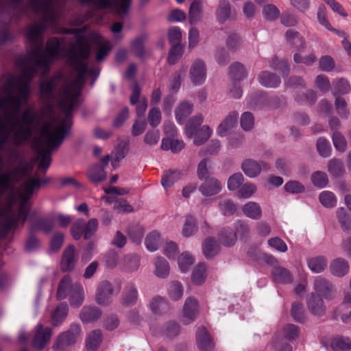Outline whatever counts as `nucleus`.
I'll list each match as a JSON object with an SVG mask.
<instances>
[{
	"mask_svg": "<svg viewBox=\"0 0 351 351\" xmlns=\"http://www.w3.org/2000/svg\"><path fill=\"white\" fill-rule=\"evenodd\" d=\"M269 66L275 71H278L283 77H286L290 72V67L285 59H279L277 56L271 58Z\"/></svg>",
	"mask_w": 351,
	"mask_h": 351,
	"instance_id": "39",
	"label": "nucleus"
},
{
	"mask_svg": "<svg viewBox=\"0 0 351 351\" xmlns=\"http://www.w3.org/2000/svg\"><path fill=\"white\" fill-rule=\"evenodd\" d=\"M317 17L320 25L324 26L326 29L335 32L339 37L343 38V40L341 42V44H351L348 40V37L346 36V33L344 32L339 31L332 28V27L331 26L330 23L328 20L326 10L324 5L319 6L317 12Z\"/></svg>",
	"mask_w": 351,
	"mask_h": 351,
	"instance_id": "16",
	"label": "nucleus"
},
{
	"mask_svg": "<svg viewBox=\"0 0 351 351\" xmlns=\"http://www.w3.org/2000/svg\"><path fill=\"white\" fill-rule=\"evenodd\" d=\"M4 221L0 223V238L5 239L17 226V220L14 215L4 213Z\"/></svg>",
	"mask_w": 351,
	"mask_h": 351,
	"instance_id": "36",
	"label": "nucleus"
},
{
	"mask_svg": "<svg viewBox=\"0 0 351 351\" xmlns=\"http://www.w3.org/2000/svg\"><path fill=\"white\" fill-rule=\"evenodd\" d=\"M101 315V309L95 306H84L80 313V319L83 323H90L97 320Z\"/></svg>",
	"mask_w": 351,
	"mask_h": 351,
	"instance_id": "25",
	"label": "nucleus"
},
{
	"mask_svg": "<svg viewBox=\"0 0 351 351\" xmlns=\"http://www.w3.org/2000/svg\"><path fill=\"white\" fill-rule=\"evenodd\" d=\"M114 289L108 280L101 281L97 289L95 301L99 305L107 306L112 300Z\"/></svg>",
	"mask_w": 351,
	"mask_h": 351,
	"instance_id": "10",
	"label": "nucleus"
},
{
	"mask_svg": "<svg viewBox=\"0 0 351 351\" xmlns=\"http://www.w3.org/2000/svg\"><path fill=\"white\" fill-rule=\"evenodd\" d=\"M102 341V333L99 329L90 332L86 339V347L88 351H96Z\"/></svg>",
	"mask_w": 351,
	"mask_h": 351,
	"instance_id": "35",
	"label": "nucleus"
},
{
	"mask_svg": "<svg viewBox=\"0 0 351 351\" xmlns=\"http://www.w3.org/2000/svg\"><path fill=\"white\" fill-rule=\"evenodd\" d=\"M130 239L136 243H140L144 235V229L139 225H134L128 228Z\"/></svg>",
	"mask_w": 351,
	"mask_h": 351,
	"instance_id": "61",
	"label": "nucleus"
},
{
	"mask_svg": "<svg viewBox=\"0 0 351 351\" xmlns=\"http://www.w3.org/2000/svg\"><path fill=\"white\" fill-rule=\"evenodd\" d=\"M190 77L192 83L195 85L202 84L206 77V68L204 62L199 60H195L190 69Z\"/></svg>",
	"mask_w": 351,
	"mask_h": 351,
	"instance_id": "13",
	"label": "nucleus"
},
{
	"mask_svg": "<svg viewBox=\"0 0 351 351\" xmlns=\"http://www.w3.org/2000/svg\"><path fill=\"white\" fill-rule=\"evenodd\" d=\"M51 335L52 330L49 327L44 328L43 324H38L32 340V346L36 350H43L49 342Z\"/></svg>",
	"mask_w": 351,
	"mask_h": 351,
	"instance_id": "11",
	"label": "nucleus"
},
{
	"mask_svg": "<svg viewBox=\"0 0 351 351\" xmlns=\"http://www.w3.org/2000/svg\"><path fill=\"white\" fill-rule=\"evenodd\" d=\"M306 304L312 314L317 316H322L324 314L326 307L324 301L321 297L315 295L314 293H312L307 298Z\"/></svg>",
	"mask_w": 351,
	"mask_h": 351,
	"instance_id": "21",
	"label": "nucleus"
},
{
	"mask_svg": "<svg viewBox=\"0 0 351 351\" xmlns=\"http://www.w3.org/2000/svg\"><path fill=\"white\" fill-rule=\"evenodd\" d=\"M349 268L348 261L342 258L333 260L330 265L331 274L337 277H343L346 275L349 271Z\"/></svg>",
	"mask_w": 351,
	"mask_h": 351,
	"instance_id": "27",
	"label": "nucleus"
},
{
	"mask_svg": "<svg viewBox=\"0 0 351 351\" xmlns=\"http://www.w3.org/2000/svg\"><path fill=\"white\" fill-rule=\"evenodd\" d=\"M169 274V263L164 258L158 257L155 262V274L160 278H166Z\"/></svg>",
	"mask_w": 351,
	"mask_h": 351,
	"instance_id": "48",
	"label": "nucleus"
},
{
	"mask_svg": "<svg viewBox=\"0 0 351 351\" xmlns=\"http://www.w3.org/2000/svg\"><path fill=\"white\" fill-rule=\"evenodd\" d=\"M332 93L334 96L348 94L351 90V86L346 78L335 79L332 82Z\"/></svg>",
	"mask_w": 351,
	"mask_h": 351,
	"instance_id": "29",
	"label": "nucleus"
},
{
	"mask_svg": "<svg viewBox=\"0 0 351 351\" xmlns=\"http://www.w3.org/2000/svg\"><path fill=\"white\" fill-rule=\"evenodd\" d=\"M219 208L222 215L229 217L235 213L237 206L232 200L224 199L219 203Z\"/></svg>",
	"mask_w": 351,
	"mask_h": 351,
	"instance_id": "60",
	"label": "nucleus"
},
{
	"mask_svg": "<svg viewBox=\"0 0 351 351\" xmlns=\"http://www.w3.org/2000/svg\"><path fill=\"white\" fill-rule=\"evenodd\" d=\"M292 318L297 322L302 323L305 320L304 308L300 302H293L291 310Z\"/></svg>",
	"mask_w": 351,
	"mask_h": 351,
	"instance_id": "57",
	"label": "nucleus"
},
{
	"mask_svg": "<svg viewBox=\"0 0 351 351\" xmlns=\"http://www.w3.org/2000/svg\"><path fill=\"white\" fill-rule=\"evenodd\" d=\"M243 211L247 217L253 219L261 218L262 214L260 206L254 202L245 204L243 207Z\"/></svg>",
	"mask_w": 351,
	"mask_h": 351,
	"instance_id": "46",
	"label": "nucleus"
},
{
	"mask_svg": "<svg viewBox=\"0 0 351 351\" xmlns=\"http://www.w3.org/2000/svg\"><path fill=\"white\" fill-rule=\"evenodd\" d=\"M219 250V245L213 237L206 238L202 245V251L206 258L215 256Z\"/></svg>",
	"mask_w": 351,
	"mask_h": 351,
	"instance_id": "37",
	"label": "nucleus"
},
{
	"mask_svg": "<svg viewBox=\"0 0 351 351\" xmlns=\"http://www.w3.org/2000/svg\"><path fill=\"white\" fill-rule=\"evenodd\" d=\"M36 114L30 110H24L21 115V121L17 120L12 124L10 132H14L12 140L15 145H21L27 143L33 135L34 125Z\"/></svg>",
	"mask_w": 351,
	"mask_h": 351,
	"instance_id": "4",
	"label": "nucleus"
},
{
	"mask_svg": "<svg viewBox=\"0 0 351 351\" xmlns=\"http://www.w3.org/2000/svg\"><path fill=\"white\" fill-rule=\"evenodd\" d=\"M193 104L183 102L180 104L176 110V118L178 123L182 124L186 117L192 112Z\"/></svg>",
	"mask_w": 351,
	"mask_h": 351,
	"instance_id": "47",
	"label": "nucleus"
},
{
	"mask_svg": "<svg viewBox=\"0 0 351 351\" xmlns=\"http://www.w3.org/2000/svg\"><path fill=\"white\" fill-rule=\"evenodd\" d=\"M47 29V25L44 22H38L29 24L25 29V36L31 44H44L40 40Z\"/></svg>",
	"mask_w": 351,
	"mask_h": 351,
	"instance_id": "12",
	"label": "nucleus"
},
{
	"mask_svg": "<svg viewBox=\"0 0 351 351\" xmlns=\"http://www.w3.org/2000/svg\"><path fill=\"white\" fill-rule=\"evenodd\" d=\"M29 221L31 222L30 230L35 232L36 230H41L45 234L50 233L54 228V223L52 219L47 218H39L33 220L32 215L29 217Z\"/></svg>",
	"mask_w": 351,
	"mask_h": 351,
	"instance_id": "22",
	"label": "nucleus"
},
{
	"mask_svg": "<svg viewBox=\"0 0 351 351\" xmlns=\"http://www.w3.org/2000/svg\"><path fill=\"white\" fill-rule=\"evenodd\" d=\"M221 190V182L215 178H206L199 187V192L206 197L217 195Z\"/></svg>",
	"mask_w": 351,
	"mask_h": 351,
	"instance_id": "20",
	"label": "nucleus"
},
{
	"mask_svg": "<svg viewBox=\"0 0 351 351\" xmlns=\"http://www.w3.org/2000/svg\"><path fill=\"white\" fill-rule=\"evenodd\" d=\"M87 177L92 183L98 184L106 179V173L104 167L96 163L88 168Z\"/></svg>",
	"mask_w": 351,
	"mask_h": 351,
	"instance_id": "28",
	"label": "nucleus"
},
{
	"mask_svg": "<svg viewBox=\"0 0 351 351\" xmlns=\"http://www.w3.org/2000/svg\"><path fill=\"white\" fill-rule=\"evenodd\" d=\"M69 311L66 303L62 302L56 306L51 313V321L53 326H58L62 324L66 319Z\"/></svg>",
	"mask_w": 351,
	"mask_h": 351,
	"instance_id": "30",
	"label": "nucleus"
},
{
	"mask_svg": "<svg viewBox=\"0 0 351 351\" xmlns=\"http://www.w3.org/2000/svg\"><path fill=\"white\" fill-rule=\"evenodd\" d=\"M180 177V173L178 171L169 170L165 172L161 179V184L165 189L171 186L176 182H177Z\"/></svg>",
	"mask_w": 351,
	"mask_h": 351,
	"instance_id": "54",
	"label": "nucleus"
},
{
	"mask_svg": "<svg viewBox=\"0 0 351 351\" xmlns=\"http://www.w3.org/2000/svg\"><path fill=\"white\" fill-rule=\"evenodd\" d=\"M111 8L119 15L125 14L131 5L132 0H110Z\"/></svg>",
	"mask_w": 351,
	"mask_h": 351,
	"instance_id": "50",
	"label": "nucleus"
},
{
	"mask_svg": "<svg viewBox=\"0 0 351 351\" xmlns=\"http://www.w3.org/2000/svg\"><path fill=\"white\" fill-rule=\"evenodd\" d=\"M64 108L65 109V117L61 121L60 125L56 130H52L51 128V131L52 134H54L56 136H60V133L58 132L60 127H63L66 130L65 136L69 134L70 131V128L71 126V118L72 114L74 109V107L68 106V105H62Z\"/></svg>",
	"mask_w": 351,
	"mask_h": 351,
	"instance_id": "34",
	"label": "nucleus"
},
{
	"mask_svg": "<svg viewBox=\"0 0 351 351\" xmlns=\"http://www.w3.org/2000/svg\"><path fill=\"white\" fill-rule=\"evenodd\" d=\"M81 326L79 324H71L69 328L60 333L53 346L56 351H64L68 347L74 345L81 334Z\"/></svg>",
	"mask_w": 351,
	"mask_h": 351,
	"instance_id": "6",
	"label": "nucleus"
},
{
	"mask_svg": "<svg viewBox=\"0 0 351 351\" xmlns=\"http://www.w3.org/2000/svg\"><path fill=\"white\" fill-rule=\"evenodd\" d=\"M337 217L343 230L348 234L351 233V215L344 208L337 210Z\"/></svg>",
	"mask_w": 351,
	"mask_h": 351,
	"instance_id": "40",
	"label": "nucleus"
},
{
	"mask_svg": "<svg viewBox=\"0 0 351 351\" xmlns=\"http://www.w3.org/2000/svg\"><path fill=\"white\" fill-rule=\"evenodd\" d=\"M198 311L197 300L193 298H188L184 304L181 322L185 325L192 323L194 322Z\"/></svg>",
	"mask_w": 351,
	"mask_h": 351,
	"instance_id": "14",
	"label": "nucleus"
},
{
	"mask_svg": "<svg viewBox=\"0 0 351 351\" xmlns=\"http://www.w3.org/2000/svg\"><path fill=\"white\" fill-rule=\"evenodd\" d=\"M77 260V256L75 254V249L73 245H69L64 250L62 260L61 269L64 272L70 271L75 267Z\"/></svg>",
	"mask_w": 351,
	"mask_h": 351,
	"instance_id": "17",
	"label": "nucleus"
},
{
	"mask_svg": "<svg viewBox=\"0 0 351 351\" xmlns=\"http://www.w3.org/2000/svg\"><path fill=\"white\" fill-rule=\"evenodd\" d=\"M18 90V95L16 97L12 95V99H11L13 110L11 114H6L5 117L7 119L14 114H17L21 110L22 102H26L28 100L29 95V84L28 83L22 82L19 86Z\"/></svg>",
	"mask_w": 351,
	"mask_h": 351,
	"instance_id": "9",
	"label": "nucleus"
},
{
	"mask_svg": "<svg viewBox=\"0 0 351 351\" xmlns=\"http://www.w3.org/2000/svg\"><path fill=\"white\" fill-rule=\"evenodd\" d=\"M229 73L232 81L240 82L246 76L244 66L239 62H234L229 68Z\"/></svg>",
	"mask_w": 351,
	"mask_h": 351,
	"instance_id": "52",
	"label": "nucleus"
},
{
	"mask_svg": "<svg viewBox=\"0 0 351 351\" xmlns=\"http://www.w3.org/2000/svg\"><path fill=\"white\" fill-rule=\"evenodd\" d=\"M69 296V302L71 306L79 307L84 302V293L81 283H72L69 275L64 276L60 280L58 291L57 298L63 300Z\"/></svg>",
	"mask_w": 351,
	"mask_h": 351,
	"instance_id": "5",
	"label": "nucleus"
},
{
	"mask_svg": "<svg viewBox=\"0 0 351 351\" xmlns=\"http://www.w3.org/2000/svg\"><path fill=\"white\" fill-rule=\"evenodd\" d=\"M45 46L49 56L43 52L36 51L27 56H21L16 59V66L19 68H23L21 77L22 82L29 84L38 71L37 67L49 68L51 63V58L58 55L59 47L61 45Z\"/></svg>",
	"mask_w": 351,
	"mask_h": 351,
	"instance_id": "1",
	"label": "nucleus"
},
{
	"mask_svg": "<svg viewBox=\"0 0 351 351\" xmlns=\"http://www.w3.org/2000/svg\"><path fill=\"white\" fill-rule=\"evenodd\" d=\"M273 280L279 284H290L293 278L290 271L280 266L276 267L271 271Z\"/></svg>",
	"mask_w": 351,
	"mask_h": 351,
	"instance_id": "23",
	"label": "nucleus"
},
{
	"mask_svg": "<svg viewBox=\"0 0 351 351\" xmlns=\"http://www.w3.org/2000/svg\"><path fill=\"white\" fill-rule=\"evenodd\" d=\"M193 262L194 259L189 252H183L178 257V265L182 272L187 271L191 265H193Z\"/></svg>",
	"mask_w": 351,
	"mask_h": 351,
	"instance_id": "64",
	"label": "nucleus"
},
{
	"mask_svg": "<svg viewBox=\"0 0 351 351\" xmlns=\"http://www.w3.org/2000/svg\"><path fill=\"white\" fill-rule=\"evenodd\" d=\"M49 182V178L41 179L33 178L23 183V189L27 192V196L32 195L34 192L39 189L41 185L48 183Z\"/></svg>",
	"mask_w": 351,
	"mask_h": 351,
	"instance_id": "41",
	"label": "nucleus"
},
{
	"mask_svg": "<svg viewBox=\"0 0 351 351\" xmlns=\"http://www.w3.org/2000/svg\"><path fill=\"white\" fill-rule=\"evenodd\" d=\"M61 78V74L58 73L40 83L39 93L45 101L51 102L54 99V91Z\"/></svg>",
	"mask_w": 351,
	"mask_h": 351,
	"instance_id": "8",
	"label": "nucleus"
},
{
	"mask_svg": "<svg viewBox=\"0 0 351 351\" xmlns=\"http://www.w3.org/2000/svg\"><path fill=\"white\" fill-rule=\"evenodd\" d=\"M58 132L60 133V136H56L54 134L51 133L50 125L45 126L41 130L40 134L44 147H42L38 152L40 162L38 169L39 170L45 171L49 167L52 151L59 147L65 138L66 130L63 127H60Z\"/></svg>",
	"mask_w": 351,
	"mask_h": 351,
	"instance_id": "2",
	"label": "nucleus"
},
{
	"mask_svg": "<svg viewBox=\"0 0 351 351\" xmlns=\"http://www.w3.org/2000/svg\"><path fill=\"white\" fill-rule=\"evenodd\" d=\"M308 267L314 273H321L327 267L328 261L322 256H315L308 259Z\"/></svg>",
	"mask_w": 351,
	"mask_h": 351,
	"instance_id": "42",
	"label": "nucleus"
},
{
	"mask_svg": "<svg viewBox=\"0 0 351 351\" xmlns=\"http://www.w3.org/2000/svg\"><path fill=\"white\" fill-rule=\"evenodd\" d=\"M230 13L231 5L230 2L227 0L220 1L216 13L218 21L219 23H224L229 19Z\"/></svg>",
	"mask_w": 351,
	"mask_h": 351,
	"instance_id": "44",
	"label": "nucleus"
},
{
	"mask_svg": "<svg viewBox=\"0 0 351 351\" xmlns=\"http://www.w3.org/2000/svg\"><path fill=\"white\" fill-rule=\"evenodd\" d=\"M85 220L78 219L74 221L71 228V234L75 240H80L84 237Z\"/></svg>",
	"mask_w": 351,
	"mask_h": 351,
	"instance_id": "55",
	"label": "nucleus"
},
{
	"mask_svg": "<svg viewBox=\"0 0 351 351\" xmlns=\"http://www.w3.org/2000/svg\"><path fill=\"white\" fill-rule=\"evenodd\" d=\"M258 80L261 85L267 88H276L281 83V80L278 75L268 71H261L258 76Z\"/></svg>",
	"mask_w": 351,
	"mask_h": 351,
	"instance_id": "24",
	"label": "nucleus"
},
{
	"mask_svg": "<svg viewBox=\"0 0 351 351\" xmlns=\"http://www.w3.org/2000/svg\"><path fill=\"white\" fill-rule=\"evenodd\" d=\"M242 170L250 178H255L258 176L261 169H268L269 165L267 162L257 161L252 159H247L242 163Z\"/></svg>",
	"mask_w": 351,
	"mask_h": 351,
	"instance_id": "15",
	"label": "nucleus"
},
{
	"mask_svg": "<svg viewBox=\"0 0 351 351\" xmlns=\"http://www.w3.org/2000/svg\"><path fill=\"white\" fill-rule=\"evenodd\" d=\"M204 117L202 114H198L189 119L185 127V133L189 138L195 134L197 128L202 123Z\"/></svg>",
	"mask_w": 351,
	"mask_h": 351,
	"instance_id": "43",
	"label": "nucleus"
},
{
	"mask_svg": "<svg viewBox=\"0 0 351 351\" xmlns=\"http://www.w3.org/2000/svg\"><path fill=\"white\" fill-rule=\"evenodd\" d=\"M219 241L225 246L234 245L237 240V233L230 228H224L219 234Z\"/></svg>",
	"mask_w": 351,
	"mask_h": 351,
	"instance_id": "38",
	"label": "nucleus"
},
{
	"mask_svg": "<svg viewBox=\"0 0 351 351\" xmlns=\"http://www.w3.org/2000/svg\"><path fill=\"white\" fill-rule=\"evenodd\" d=\"M212 130L208 125H204L199 130H196L194 137V143L196 145H201L204 143L211 136Z\"/></svg>",
	"mask_w": 351,
	"mask_h": 351,
	"instance_id": "51",
	"label": "nucleus"
},
{
	"mask_svg": "<svg viewBox=\"0 0 351 351\" xmlns=\"http://www.w3.org/2000/svg\"><path fill=\"white\" fill-rule=\"evenodd\" d=\"M238 112H231L218 126L217 132L219 136H224L228 131L232 128L237 123Z\"/></svg>",
	"mask_w": 351,
	"mask_h": 351,
	"instance_id": "31",
	"label": "nucleus"
},
{
	"mask_svg": "<svg viewBox=\"0 0 351 351\" xmlns=\"http://www.w3.org/2000/svg\"><path fill=\"white\" fill-rule=\"evenodd\" d=\"M30 5L34 9H35L37 11L43 10H45L43 14V22H55L56 16L53 10L47 9V6L49 5L48 1L32 0L30 1Z\"/></svg>",
	"mask_w": 351,
	"mask_h": 351,
	"instance_id": "26",
	"label": "nucleus"
},
{
	"mask_svg": "<svg viewBox=\"0 0 351 351\" xmlns=\"http://www.w3.org/2000/svg\"><path fill=\"white\" fill-rule=\"evenodd\" d=\"M328 170L333 177H340L344 173L343 164L337 159L330 160L328 164Z\"/></svg>",
	"mask_w": 351,
	"mask_h": 351,
	"instance_id": "56",
	"label": "nucleus"
},
{
	"mask_svg": "<svg viewBox=\"0 0 351 351\" xmlns=\"http://www.w3.org/2000/svg\"><path fill=\"white\" fill-rule=\"evenodd\" d=\"M138 296V290L135 284L131 282H128L121 293V304L127 306H133L136 303Z\"/></svg>",
	"mask_w": 351,
	"mask_h": 351,
	"instance_id": "18",
	"label": "nucleus"
},
{
	"mask_svg": "<svg viewBox=\"0 0 351 351\" xmlns=\"http://www.w3.org/2000/svg\"><path fill=\"white\" fill-rule=\"evenodd\" d=\"M196 340L200 351H212L213 350L214 344L205 327H200L197 330Z\"/></svg>",
	"mask_w": 351,
	"mask_h": 351,
	"instance_id": "19",
	"label": "nucleus"
},
{
	"mask_svg": "<svg viewBox=\"0 0 351 351\" xmlns=\"http://www.w3.org/2000/svg\"><path fill=\"white\" fill-rule=\"evenodd\" d=\"M319 199L321 204L327 208H332L337 204V198L335 194L330 191H325L319 194Z\"/></svg>",
	"mask_w": 351,
	"mask_h": 351,
	"instance_id": "59",
	"label": "nucleus"
},
{
	"mask_svg": "<svg viewBox=\"0 0 351 351\" xmlns=\"http://www.w3.org/2000/svg\"><path fill=\"white\" fill-rule=\"evenodd\" d=\"M71 47L67 52L68 62L75 71L77 77L75 83L82 85L86 80L88 73V60L92 45H70Z\"/></svg>",
	"mask_w": 351,
	"mask_h": 351,
	"instance_id": "3",
	"label": "nucleus"
},
{
	"mask_svg": "<svg viewBox=\"0 0 351 351\" xmlns=\"http://www.w3.org/2000/svg\"><path fill=\"white\" fill-rule=\"evenodd\" d=\"M197 230L196 220L192 216H187L182 228V235L185 237L192 236Z\"/></svg>",
	"mask_w": 351,
	"mask_h": 351,
	"instance_id": "58",
	"label": "nucleus"
},
{
	"mask_svg": "<svg viewBox=\"0 0 351 351\" xmlns=\"http://www.w3.org/2000/svg\"><path fill=\"white\" fill-rule=\"evenodd\" d=\"M65 98L62 101V105H68L75 107L79 104V97L81 95L80 89L72 93L70 86H67L64 90Z\"/></svg>",
	"mask_w": 351,
	"mask_h": 351,
	"instance_id": "45",
	"label": "nucleus"
},
{
	"mask_svg": "<svg viewBox=\"0 0 351 351\" xmlns=\"http://www.w3.org/2000/svg\"><path fill=\"white\" fill-rule=\"evenodd\" d=\"M206 266L203 263H199L194 269L192 274V281L196 285L202 284L206 278Z\"/></svg>",
	"mask_w": 351,
	"mask_h": 351,
	"instance_id": "53",
	"label": "nucleus"
},
{
	"mask_svg": "<svg viewBox=\"0 0 351 351\" xmlns=\"http://www.w3.org/2000/svg\"><path fill=\"white\" fill-rule=\"evenodd\" d=\"M315 294L326 300H332L335 296L334 285L327 279L322 276L315 278L313 283Z\"/></svg>",
	"mask_w": 351,
	"mask_h": 351,
	"instance_id": "7",
	"label": "nucleus"
},
{
	"mask_svg": "<svg viewBox=\"0 0 351 351\" xmlns=\"http://www.w3.org/2000/svg\"><path fill=\"white\" fill-rule=\"evenodd\" d=\"M330 346L333 351H348L351 350V338L337 335L332 338Z\"/></svg>",
	"mask_w": 351,
	"mask_h": 351,
	"instance_id": "32",
	"label": "nucleus"
},
{
	"mask_svg": "<svg viewBox=\"0 0 351 351\" xmlns=\"http://www.w3.org/2000/svg\"><path fill=\"white\" fill-rule=\"evenodd\" d=\"M169 295L173 300H180L183 295V287L182 284L178 281L172 282L168 290Z\"/></svg>",
	"mask_w": 351,
	"mask_h": 351,
	"instance_id": "63",
	"label": "nucleus"
},
{
	"mask_svg": "<svg viewBox=\"0 0 351 351\" xmlns=\"http://www.w3.org/2000/svg\"><path fill=\"white\" fill-rule=\"evenodd\" d=\"M3 158L0 156V197L9 189L13 182L14 174L10 171L2 172Z\"/></svg>",
	"mask_w": 351,
	"mask_h": 351,
	"instance_id": "33",
	"label": "nucleus"
},
{
	"mask_svg": "<svg viewBox=\"0 0 351 351\" xmlns=\"http://www.w3.org/2000/svg\"><path fill=\"white\" fill-rule=\"evenodd\" d=\"M184 45H171L169 49L167 62L171 65L176 64L184 53Z\"/></svg>",
	"mask_w": 351,
	"mask_h": 351,
	"instance_id": "49",
	"label": "nucleus"
},
{
	"mask_svg": "<svg viewBox=\"0 0 351 351\" xmlns=\"http://www.w3.org/2000/svg\"><path fill=\"white\" fill-rule=\"evenodd\" d=\"M159 239L160 235L158 232L154 231L150 232L145 241L147 249L150 252L156 251L158 247Z\"/></svg>",
	"mask_w": 351,
	"mask_h": 351,
	"instance_id": "62",
	"label": "nucleus"
}]
</instances>
